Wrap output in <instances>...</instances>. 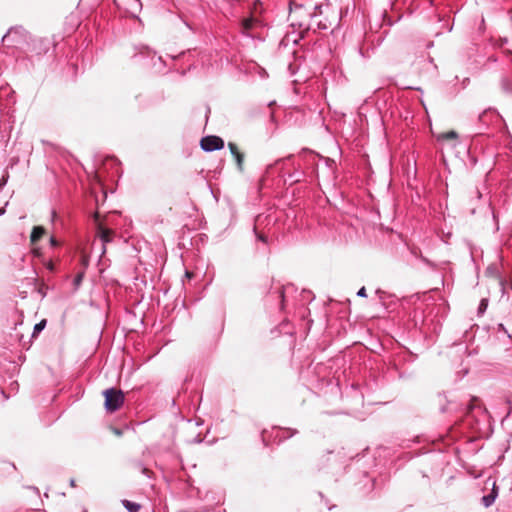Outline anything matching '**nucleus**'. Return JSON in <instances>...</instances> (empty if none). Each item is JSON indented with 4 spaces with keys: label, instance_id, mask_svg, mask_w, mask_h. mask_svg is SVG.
<instances>
[{
    "label": "nucleus",
    "instance_id": "obj_1",
    "mask_svg": "<svg viewBox=\"0 0 512 512\" xmlns=\"http://www.w3.org/2000/svg\"><path fill=\"white\" fill-rule=\"evenodd\" d=\"M314 0H306L304 3L290 2L289 17L290 26L301 31H310L311 15L315 6Z\"/></svg>",
    "mask_w": 512,
    "mask_h": 512
},
{
    "label": "nucleus",
    "instance_id": "obj_2",
    "mask_svg": "<svg viewBox=\"0 0 512 512\" xmlns=\"http://www.w3.org/2000/svg\"><path fill=\"white\" fill-rule=\"evenodd\" d=\"M31 34L21 25L12 26L2 37V43L8 47L24 53Z\"/></svg>",
    "mask_w": 512,
    "mask_h": 512
},
{
    "label": "nucleus",
    "instance_id": "obj_3",
    "mask_svg": "<svg viewBox=\"0 0 512 512\" xmlns=\"http://www.w3.org/2000/svg\"><path fill=\"white\" fill-rule=\"evenodd\" d=\"M475 410H482L480 400L477 397H467L461 402L449 400L446 406L441 407L443 413H463L465 415L472 414Z\"/></svg>",
    "mask_w": 512,
    "mask_h": 512
},
{
    "label": "nucleus",
    "instance_id": "obj_4",
    "mask_svg": "<svg viewBox=\"0 0 512 512\" xmlns=\"http://www.w3.org/2000/svg\"><path fill=\"white\" fill-rule=\"evenodd\" d=\"M329 10V5L326 3H315L312 15H311V23L310 30H327L331 26V22L328 21L327 11Z\"/></svg>",
    "mask_w": 512,
    "mask_h": 512
},
{
    "label": "nucleus",
    "instance_id": "obj_5",
    "mask_svg": "<svg viewBox=\"0 0 512 512\" xmlns=\"http://www.w3.org/2000/svg\"><path fill=\"white\" fill-rule=\"evenodd\" d=\"M55 47V41L46 37L31 36L24 53H32L38 57L45 55L49 50Z\"/></svg>",
    "mask_w": 512,
    "mask_h": 512
},
{
    "label": "nucleus",
    "instance_id": "obj_6",
    "mask_svg": "<svg viewBox=\"0 0 512 512\" xmlns=\"http://www.w3.org/2000/svg\"><path fill=\"white\" fill-rule=\"evenodd\" d=\"M104 406L107 412L113 413L120 409L124 403V393L114 387L108 388L103 392Z\"/></svg>",
    "mask_w": 512,
    "mask_h": 512
},
{
    "label": "nucleus",
    "instance_id": "obj_7",
    "mask_svg": "<svg viewBox=\"0 0 512 512\" xmlns=\"http://www.w3.org/2000/svg\"><path fill=\"white\" fill-rule=\"evenodd\" d=\"M137 50L133 57L143 56L151 59V65L158 73H165L166 62L162 56H157L155 51H152L146 46L135 48Z\"/></svg>",
    "mask_w": 512,
    "mask_h": 512
},
{
    "label": "nucleus",
    "instance_id": "obj_8",
    "mask_svg": "<svg viewBox=\"0 0 512 512\" xmlns=\"http://www.w3.org/2000/svg\"><path fill=\"white\" fill-rule=\"evenodd\" d=\"M259 27H261V22L253 16L246 17L241 20V33L252 39L263 40V38L256 32V29Z\"/></svg>",
    "mask_w": 512,
    "mask_h": 512
},
{
    "label": "nucleus",
    "instance_id": "obj_9",
    "mask_svg": "<svg viewBox=\"0 0 512 512\" xmlns=\"http://www.w3.org/2000/svg\"><path fill=\"white\" fill-rule=\"evenodd\" d=\"M225 146L224 140L220 136L207 135L201 138L200 147L205 152L221 150Z\"/></svg>",
    "mask_w": 512,
    "mask_h": 512
},
{
    "label": "nucleus",
    "instance_id": "obj_10",
    "mask_svg": "<svg viewBox=\"0 0 512 512\" xmlns=\"http://www.w3.org/2000/svg\"><path fill=\"white\" fill-rule=\"evenodd\" d=\"M306 33H307V31H301L300 29H298V31H296L294 29L292 32L287 33L282 38V40L280 41V47H287L289 44H293V45L298 44V42L304 38Z\"/></svg>",
    "mask_w": 512,
    "mask_h": 512
},
{
    "label": "nucleus",
    "instance_id": "obj_11",
    "mask_svg": "<svg viewBox=\"0 0 512 512\" xmlns=\"http://www.w3.org/2000/svg\"><path fill=\"white\" fill-rule=\"evenodd\" d=\"M97 235L102 243V254L106 252L105 245L112 242L114 233L111 229L99 226Z\"/></svg>",
    "mask_w": 512,
    "mask_h": 512
},
{
    "label": "nucleus",
    "instance_id": "obj_12",
    "mask_svg": "<svg viewBox=\"0 0 512 512\" xmlns=\"http://www.w3.org/2000/svg\"><path fill=\"white\" fill-rule=\"evenodd\" d=\"M499 86L503 94L512 97V76L503 74L500 77Z\"/></svg>",
    "mask_w": 512,
    "mask_h": 512
},
{
    "label": "nucleus",
    "instance_id": "obj_13",
    "mask_svg": "<svg viewBox=\"0 0 512 512\" xmlns=\"http://www.w3.org/2000/svg\"><path fill=\"white\" fill-rule=\"evenodd\" d=\"M305 176L303 170L296 168L292 173H289L285 181H289L290 184L300 182Z\"/></svg>",
    "mask_w": 512,
    "mask_h": 512
},
{
    "label": "nucleus",
    "instance_id": "obj_14",
    "mask_svg": "<svg viewBox=\"0 0 512 512\" xmlns=\"http://www.w3.org/2000/svg\"><path fill=\"white\" fill-rule=\"evenodd\" d=\"M45 234V229L42 226H34L30 234V241L36 244Z\"/></svg>",
    "mask_w": 512,
    "mask_h": 512
},
{
    "label": "nucleus",
    "instance_id": "obj_15",
    "mask_svg": "<svg viewBox=\"0 0 512 512\" xmlns=\"http://www.w3.org/2000/svg\"><path fill=\"white\" fill-rule=\"evenodd\" d=\"M497 495H498L497 491L492 489V491L490 493L484 495L481 498V503L483 504L484 507L488 508L495 502Z\"/></svg>",
    "mask_w": 512,
    "mask_h": 512
},
{
    "label": "nucleus",
    "instance_id": "obj_16",
    "mask_svg": "<svg viewBox=\"0 0 512 512\" xmlns=\"http://www.w3.org/2000/svg\"><path fill=\"white\" fill-rule=\"evenodd\" d=\"M121 504L128 512H139L141 509V505L139 503L127 499L121 500Z\"/></svg>",
    "mask_w": 512,
    "mask_h": 512
},
{
    "label": "nucleus",
    "instance_id": "obj_17",
    "mask_svg": "<svg viewBox=\"0 0 512 512\" xmlns=\"http://www.w3.org/2000/svg\"><path fill=\"white\" fill-rule=\"evenodd\" d=\"M46 325H47L46 319H42L41 321L36 323L33 327L31 337L36 338L45 329Z\"/></svg>",
    "mask_w": 512,
    "mask_h": 512
},
{
    "label": "nucleus",
    "instance_id": "obj_18",
    "mask_svg": "<svg viewBox=\"0 0 512 512\" xmlns=\"http://www.w3.org/2000/svg\"><path fill=\"white\" fill-rule=\"evenodd\" d=\"M489 115H493V116H498V113L496 111V109H493V108H488L486 110H484L478 117L479 121L482 122L483 124H488V121H487V117Z\"/></svg>",
    "mask_w": 512,
    "mask_h": 512
},
{
    "label": "nucleus",
    "instance_id": "obj_19",
    "mask_svg": "<svg viewBox=\"0 0 512 512\" xmlns=\"http://www.w3.org/2000/svg\"><path fill=\"white\" fill-rule=\"evenodd\" d=\"M280 432L282 433L280 439H279V443L285 439H288L292 436H294L295 434L298 433V431L296 429H291V428H286V429H282L280 430Z\"/></svg>",
    "mask_w": 512,
    "mask_h": 512
},
{
    "label": "nucleus",
    "instance_id": "obj_20",
    "mask_svg": "<svg viewBox=\"0 0 512 512\" xmlns=\"http://www.w3.org/2000/svg\"><path fill=\"white\" fill-rule=\"evenodd\" d=\"M234 160L236 162L238 171L243 172L244 171V154L243 153L237 154L236 156H234Z\"/></svg>",
    "mask_w": 512,
    "mask_h": 512
},
{
    "label": "nucleus",
    "instance_id": "obj_21",
    "mask_svg": "<svg viewBox=\"0 0 512 512\" xmlns=\"http://www.w3.org/2000/svg\"><path fill=\"white\" fill-rule=\"evenodd\" d=\"M487 307H488V299L487 298H482L480 300V303H479L478 308H477L478 315H483L486 312Z\"/></svg>",
    "mask_w": 512,
    "mask_h": 512
},
{
    "label": "nucleus",
    "instance_id": "obj_22",
    "mask_svg": "<svg viewBox=\"0 0 512 512\" xmlns=\"http://www.w3.org/2000/svg\"><path fill=\"white\" fill-rule=\"evenodd\" d=\"M457 138H458V134L453 130L443 133L438 137L439 140H451V139H457Z\"/></svg>",
    "mask_w": 512,
    "mask_h": 512
},
{
    "label": "nucleus",
    "instance_id": "obj_23",
    "mask_svg": "<svg viewBox=\"0 0 512 512\" xmlns=\"http://www.w3.org/2000/svg\"><path fill=\"white\" fill-rule=\"evenodd\" d=\"M253 232H254V234H255V236H256V239H257L258 241H261L262 243H264V244H266V245L268 244V238H267V236H265L264 234H262V233L258 232V231H257V229H256V227H254V228H253Z\"/></svg>",
    "mask_w": 512,
    "mask_h": 512
},
{
    "label": "nucleus",
    "instance_id": "obj_24",
    "mask_svg": "<svg viewBox=\"0 0 512 512\" xmlns=\"http://www.w3.org/2000/svg\"><path fill=\"white\" fill-rule=\"evenodd\" d=\"M284 293H285V288L284 287H280L276 291L277 298H279L280 302H281V309H283L284 302H285V295H284Z\"/></svg>",
    "mask_w": 512,
    "mask_h": 512
},
{
    "label": "nucleus",
    "instance_id": "obj_25",
    "mask_svg": "<svg viewBox=\"0 0 512 512\" xmlns=\"http://www.w3.org/2000/svg\"><path fill=\"white\" fill-rule=\"evenodd\" d=\"M228 148H229L230 153H231V155L233 157L236 156L237 154L241 153L239 151V149H238V146L235 143H233V142H229L228 143Z\"/></svg>",
    "mask_w": 512,
    "mask_h": 512
},
{
    "label": "nucleus",
    "instance_id": "obj_26",
    "mask_svg": "<svg viewBox=\"0 0 512 512\" xmlns=\"http://www.w3.org/2000/svg\"><path fill=\"white\" fill-rule=\"evenodd\" d=\"M47 289L48 287L44 283H42L37 288V293L40 294L42 298H44L47 295Z\"/></svg>",
    "mask_w": 512,
    "mask_h": 512
},
{
    "label": "nucleus",
    "instance_id": "obj_27",
    "mask_svg": "<svg viewBox=\"0 0 512 512\" xmlns=\"http://www.w3.org/2000/svg\"><path fill=\"white\" fill-rule=\"evenodd\" d=\"M83 278H84V272H80V273H78V274L75 276L74 280H73V284H74V286H75V287H78V286L81 284V282H82Z\"/></svg>",
    "mask_w": 512,
    "mask_h": 512
},
{
    "label": "nucleus",
    "instance_id": "obj_28",
    "mask_svg": "<svg viewBox=\"0 0 512 512\" xmlns=\"http://www.w3.org/2000/svg\"><path fill=\"white\" fill-rule=\"evenodd\" d=\"M496 330H497L498 333L499 332H503V333L507 334L508 338L512 340V334L508 333V331H507L506 327L504 326V324L499 323L497 325Z\"/></svg>",
    "mask_w": 512,
    "mask_h": 512
},
{
    "label": "nucleus",
    "instance_id": "obj_29",
    "mask_svg": "<svg viewBox=\"0 0 512 512\" xmlns=\"http://www.w3.org/2000/svg\"><path fill=\"white\" fill-rule=\"evenodd\" d=\"M283 160H284V159H278L275 163L267 165L266 170H265V174H266V175H268V174L272 171V169L274 168V166H275L276 164H279V163H280V162H282Z\"/></svg>",
    "mask_w": 512,
    "mask_h": 512
},
{
    "label": "nucleus",
    "instance_id": "obj_30",
    "mask_svg": "<svg viewBox=\"0 0 512 512\" xmlns=\"http://www.w3.org/2000/svg\"><path fill=\"white\" fill-rule=\"evenodd\" d=\"M283 160H284V159H278L275 163L267 165L266 170H265V174H266V175H268V174L272 171V169L274 168V166H275L276 164H279V163H280V162H282Z\"/></svg>",
    "mask_w": 512,
    "mask_h": 512
},
{
    "label": "nucleus",
    "instance_id": "obj_31",
    "mask_svg": "<svg viewBox=\"0 0 512 512\" xmlns=\"http://www.w3.org/2000/svg\"><path fill=\"white\" fill-rule=\"evenodd\" d=\"M8 178H9L8 173H6L5 175L2 176V178L0 179V190L6 185Z\"/></svg>",
    "mask_w": 512,
    "mask_h": 512
},
{
    "label": "nucleus",
    "instance_id": "obj_32",
    "mask_svg": "<svg viewBox=\"0 0 512 512\" xmlns=\"http://www.w3.org/2000/svg\"><path fill=\"white\" fill-rule=\"evenodd\" d=\"M49 242L52 247H58L60 245V242L53 236L50 237Z\"/></svg>",
    "mask_w": 512,
    "mask_h": 512
},
{
    "label": "nucleus",
    "instance_id": "obj_33",
    "mask_svg": "<svg viewBox=\"0 0 512 512\" xmlns=\"http://www.w3.org/2000/svg\"><path fill=\"white\" fill-rule=\"evenodd\" d=\"M357 296H359V297H366L367 296L365 287H361L358 290Z\"/></svg>",
    "mask_w": 512,
    "mask_h": 512
},
{
    "label": "nucleus",
    "instance_id": "obj_34",
    "mask_svg": "<svg viewBox=\"0 0 512 512\" xmlns=\"http://www.w3.org/2000/svg\"><path fill=\"white\" fill-rule=\"evenodd\" d=\"M420 258H421L422 262L425 263L426 265H428L430 267H434V264L429 259H427L426 257L421 256Z\"/></svg>",
    "mask_w": 512,
    "mask_h": 512
},
{
    "label": "nucleus",
    "instance_id": "obj_35",
    "mask_svg": "<svg viewBox=\"0 0 512 512\" xmlns=\"http://www.w3.org/2000/svg\"><path fill=\"white\" fill-rule=\"evenodd\" d=\"M113 432L117 435V436H121L122 435V431L118 428H113Z\"/></svg>",
    "mask_w": 512,
    "mask_h": 512
},
{
    "label": "nucleus",
    "instance_id": "obj_36",
    "mask_svg": "<svg viewBox=\"0 0 512 512\" xmlns=\"http://www.w3.org/2000/svg\"><path fill=\"white\" fill-rule=\"evenodd\" d=\"M184 54H185V52L183 51V52L179 53L177 56H170V57H171L173 60H175V59H177V58H179V57L183 56Z\"/></svg>",
    "mask_w": 512,
    "mask_h": 512
},
{
    "label": "nucleus",
    "instance_id": "obj_37",
    "mask_svg": "<svg viewBox=\"0 0 512 512\" xmlns=\"http://www.w3.org/2000/svg\"><path fill=\"white\" fill-rule=\"evenodd\" d=\"M82 263L83 265L87 266L88 265V260L86 257H82Z\"/></svg>",
    "mask_w": 512,
    "mask_h": 512
},
{
    "label": "nucleus",
    "instance_id": "obj_38",
    "mask_svg": "<svg viewBox=\"0 0 512 512\" xmlns=\"http://www.w3.org/2000/svg\"><path fill=\"white\" fill-rule=\"evenodd\" d=\"M47 268H48L49 270H51V271H52V270L54 269V265H53V263H51V262H50V263L47 265Z\"/></svg>",
    "mask_w": 512,
    "mask_h": 512
},
{
    "label": "nucleus",
    "instance_id": "obj_39",
    "mask_svg": "<svg viewBox=\"0 0 512 512\" xmlns=\"http://www.w3.org/2000/svg\"><path fill=\"white\" fill-rule=\"evenodd\" d=\"M185 277H187V278H189V279H190V278L192 277V273H191V272H189V271H186V272H185Z\"/></svg>",
    "mask_w": 512,
    "mask_h": 512
},
{
    "label": "nucleus",
    "instance_id": "obj_40",
    "mask_svg": "<svg viewBox=\"0 0 512 512\" xmlns=\"http://www.w3.org/2000/svg\"><path fill=\"white\" fill-rule=\"evenodd\" d=\"M262 441H263V443H264L265 445H267V443H266V438H265V433H264V432L262 433Z\"/></svg>",
    "mask_w": 512,
    "mask_h": 512
},
{
    "label": "nucleus",
    "instance_id": "obj_41",
    "mask_svg": "<svg viewBox=\"0 0 512 512\" xmlns=\"http://www.w3.org/2000/svg\"><path fill=\"white\" fill-rule=\"evenodd\" d=\"M370 482H371V489H373V487H374V483H375V479H374V478H371V479H370Z\"/></svg>",
    "mask_w": 512,
    "mask_h": 512
},
{
    "label": "nucleus",
    "instance_id": "obj_42",
    "mask_svg": "<svg viewBox=\"0 0 512 512\" xmlns=\"http://www.w3.org/2000/svg\"><path fill=\"white\" fill-rule=\"evenodd\" d=\"M5 214V208H0V216Z\"/></svg>",
    "mask_w": 512,
    "mask_h": 512
},
{
    "label": "nucleus",
    "instance_id": "obj_43",
    "mask_svg": "<svg viewBox=\"0 0 512 512\" xmlns=\"http://www.w3.org/2000/svg\"><path fill=\"white\" fill-rule=\"evenodd\" d=\"M351 388H352L354 391H357L358 386H356L355 384H352V385H351Z\"/></svg>",
    "mask_w": 512,
    "mask_h": 512
},
{
    "label": "nucleus",
    "instance_id": "obj_44",
    "mask_svg": "<svg viewBox=\"0 0 512 512\" xmlns=\"http://www.w3.org/2000/svg\"><path fill=\"white\" fill-rule=\"evenodd\" d=\"M70 485H71L72 487H74V486H75V480H74V479H71V480H70Z\"/></svg>",
    "mask_w": 512,
    "mask_h": 512
},
{
    "label": "nucleus",
    "instance_id": "obj_45",
    "mask_svg": "<svg viewBox=\"0 0 512 512\" xmlns=\"http://www.w3.org/2000/svg\"><path fill=\"white\" fill-rule=\"evenodd\" d=\"M333 455L332 452H328V457H327V460H330V457Z\"/></svg>",
    "mask_w": 512,
    "mask_h": 512
},
{
    "label": "nucleus",
    "instance_id": "obj_46",
    "mask_svg": "<svg viewBox=\"0 0 512 512\" xmlns=\"http://www.w3.org/2000/svg\"><path fill=\"white\" fill-rule=\"evenodd\" d=\"M56 215L55 211L52 212V217L54 218Z\"/></svg>",
    "mask_w": 512,
    "mask_h": 512
},
{
    "label": "nucleus",
    "instance_id": "obj_47",
    "mask_svg": "<svg viewBox=\"0 0 512 512\" xmlns=\"http://www.w3.org/2000/svg\"><path fill=\"white\" fill-rule=\"evenodd\" d=\"M510 288H511V290H512V282H511Z\"/></svg>",
    "mask_w": 512,
    "mask_h": 512
},
{
    "label": "nucleus",
    "instance_id": "obj_48",
    "mask_svg": "<svg viewBox=\"0 0 512 512\" xmlns=\"http://www.w3.org/2000/svg\"><path fill=\"white\" fill-rule=\"evenodd\" d=\"M511 20H512V15H511Z\"/></svg>",
    "mask_w": 512,
    "mask_h": 512
}]
</instances>
